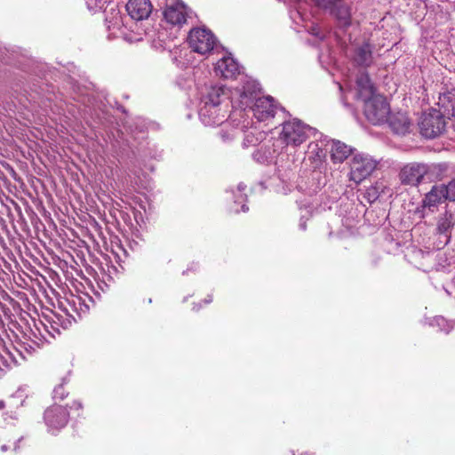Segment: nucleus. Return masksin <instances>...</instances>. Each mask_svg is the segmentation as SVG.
<instances>
[{
    "label": "nucleus",
    "mask_w": 455,
    "mask_h": 455,
    "mask_svg": "<svg viewBox=\"0 0 455 455\" xmlns=\"http://www.w3.org/2000/svg\"><path fill=\"white\" fill-rule=\"evenodd\" d=\"M259 85L255 81H247L243 86L239 95V107L243 109L238 113L240 116L247 108L259 122L267 121L275 116L278 107L274 103V99L269 96L259 97Z\"/></svg>",
    "instance_id": "f257e3e1"
},
{
    "label": "nucleus",
    "mask_w": 455,
    "mask_h": 455,
    "mask_svg": "<svg viewBox=\"0 0 455 455\" xmlns=\"http://www.w3.org/2000/svg\"><path fill=\"white\" fill-rule=\"evenodd\" d=\"M446 166L442 164H427L423 163H409L400 171L401 182L405 185L417 186L425 177L432 179L437 171H444Z\"/></svg>",
    "instance_id": "f03ea898"
},
{
    "label": "nucleus",
    "mask_w": 455,
    "mask_h": 455,
    "mask_svg": "<svg viewBox=\"0 0 455 455\" xmlns=\"http://www.w3.org/2000/svg\"><path fill=\"white\" fill-rule=\"evenodd\" d=\"M315 132V129L299 119L283 122L279 133V140L286 145L298 147Z\"/></svg>",
    "instance_id": "7ed1b4c3"
},
{
    "label": "nucleus",
    "mask_w": 455,
    "mask_h": 455,
    "mask_svg": "<svg viewBox=\"0 0 455 455\" xmlns=\"http://www.w3.org/2000/svg\"><path fill=\"white\" fill-rule=\"evenodd\" d=\"M447 116L439 107V109H431L422 114L419 126L422 136L434 139L441 135L446 127L444 116Z\"/></svg>",
    "instance_id": "20e7f679"
},
{
    "label": "nucleus",
    "mask_w": 455,
    "mask_h": 455,
    "mask_svg": "<svg viewBox=\"0 0 455 455\" xmlns=\"http://www.w3.org/2000/svg\"><path fill=\"white\" fill-rule=\"evenodd\" d=\"M364 115L372 124H381L387 121L390 107L381 95H375L364 101Z\"/></svg>",
    "instance_id": "39448f33"
},
{
    "label": "nucleus",
    "mask_w": 455,
    "mask_h": 455,
    "mask_svg": "<svg viewBox=\"0 0 455 455\" xmlns=\"http://www.w3.org/2000/svg\"><path fill=\"white\" fill-rule=\"evenodd\" d=\"M188 42L193 52L205 55L213 50L216 38L211 30L196 28L190 30Z\"/></svg>",
    "instance_id": "423d86ee"
},
{
    "label": "nucleus",
    "mask_w": 455,
    "mask_h": 455,
    "mask_svg": "<svg viewBox=\"0 0 455 455\" xmlns=\"http://www.w3.org/2000/svg\"><path fill=\"white\" fill-rule=\"evenodd\" d=\"M377 162L369 155L358 153L353 156L350 162V180L360 183L376 169Z\"/></svg>",
    "instance_id": "0eeeda50"
},
{
    "label": "nucleus",
    "mask_w": 455,
    "mask_h": 455,
    "mask_svg": "<svg viewBox=\"0 0 455 455\" xmlns=\"http://www.w3.org/2000/svg\"><path fill=\"white\" fill-rule=\"evenodd\" d=\"M163 14L165 21L173 26H181L188 16L186 5L180 0H167Z\"/></svg>",
    "instance_id": "6e6552de"
},
{
    "label": "nucleus",
    "mask_w": 455,
    "mask_h": 455,
    "mask_svg": "<svg viewBox=\"0 0 455 455\" xmlns=\"http://www.w3.org/2000/svg\"><path fill=\"white\" fill-rule=\"evenodd\" d=\"M68 412L60 405H52L47 408L44 414V419L50 430H60L68 422Z\"/></svg>",
    "instance_id": "1a4fd4ad"
},
{
    "label": "nucleus",
    "mask_w": 455,
    "mask_h": 455,
    "mask_svg": "<svg viewBox=\"0 0 455 455\" xmlns=\"http://www.w3.org/2000/svg\"><path fill=\"white\" fill-rule=\"evenodd\" d=\"M219 106L220 101L218 100H211V102H204L199 111L200 120L204 125L212 126L223 123L225 116L220 115Z\"/></svg>",
    "instance_id": "9d476101"
},
{
    "label": "nucleus",
    "mask_w": 455,
    "mask_h": 455,
    "mask_svg": "<svg viewBox=\"0 0 455 455\" xmlns=\"http://www.w3.org/2000/svg\"><path fill=\"white\" fill-rule=\"evenodd\" d=\"M353 60L362 67H369L373 62L372 50L373 45L369 40L363 39L362 42L352 43Z\"/></svg>",
    "instance_id": "9b49d317"
},
{
    "label": "nucleus",
    "mask_w": 455,
    "mask_h": 455,
    "mask_svg": "<svg viewBox=\"0 0 455 455\" xmlns=\"http://www.w3.org/2000/svg\"><path fill=\"white\" fill-rule=\"evenodd\" d=\"M452 227L453 214L450 212H445L437 220L436 235H438V243L436 247L438 249L449 243Z\"/></svg>",
    "instance_id": "f8f14e48"
},
{
    "label": "nucleus",
    "mask_w": 455,
    "mask_h": 455,
    "mask_svg": "<svg viewBox=\"0 0 455 455\" xmlns=\"http://www.w3.org/2000/svg\"><path fill=\"white\" fill-rule=\"evenodd\" d=\"M125 8L129 16L137 21L148 19L152 12L149 0H129Z\"/></svg>",
    "instance_id": "ddd939ff"
},
{
    "label": "nucleus",
    "mask_w": 455,
    "mask_h": 455,
    "mask_svg": "<svg viewBox=\"0 0 455 455\" xmlns=\"http://www.w3.org/2000/svg\"><path fill=\"white\" fill-rule=\"evenodd\" d=\"M335 18L339 29L346 31L352 25L351 6L347 4H335L328 8Z\"/></svg>",
    "instance_id": "4468645a"
},
{
    "label": "nucleus",
    "mask_w": 455,
    "mask_h": 455,
    "mask_svg": "<svg viewBox=\"0 0 455 455\" xmlns=\"http://www.w3.org/2000/svg\"><path fill=\"white\" fill-rule=\"evenodd\" d=\"M215 73L224 78H234L240 73V67L232 57H223L217 62Z\"/></svg>",
    "instance_id": "2eb2a0df"
},
{
    "label": "nucleus",
    "mask_w": 455,
    "mask_h": 455,
    "mask_svg": "<svg viewBox=\"0 0 455 455\" xmlns=\"http://www.w3.org/2000/svg\"><path fill=\"white\" fill-rule=\"evenodd\" d=\"M356 92V97L363 101L376 95L374 86L366 72H363L357 76Z\"/></svg>",
    "instance_id": "dca6fc26"
},
{
    "label": "nucleus",
    "mask_w": 455,
    "mask_h": 455,
    "mask_svg": "<svg viewBox=\"0 0 455 455\" xmlns=\"http://www.w3.org/2000/svg\"><path fill=\"white\" fill-rule=\"evenodd\" d=\"M330 143L331 159L333 163H343L353 152L349 146L339 140H332Z\"/></svg>",
    "instance_id": "f3484780"
},
{
    "label": "nucleus",
    "mask_w": 455,
    "mask_h": 455,
    "mask_svg": "<svg viewBox=\"0 0 455 455\" xmlns=\"http://www.w3.org/2000/svg\"><path fill=\"white\" fill-rule=\"evenodd\" d=\"M445 199L447 198L444 194L443 185H435L426 194L423 199V205L427 208L435 207Z\"/></svg>",
    "instance_id": "a211bd4d"
},
{
    "label": "nucleus",
    "mask_w": 455,
    "mask_h": 455,
    "mask_svg": "<svg viewBox=\"0 0 455 455\" xmlns=\"http://www.w3.org/2000/svg\"><path fill=\"white\" fill-rule=\"evenodd\" d=\"M389 125L394 132L397 134H405L409 132L411 123L405 114L397 113L388 116Z\"/></svg>",
    "instance_id": "6ab92c4d"
},
{
    "label": "nucleus",
    "mask_w": 455,
    "mask_h": 455,
    "mask_svg": "<svg viewBox=\"0 0 455 455\" xmlns=\"http://www.w3.org/2000/svg\"><path fill=\"white\" fill-rule=\"evenodd\" d=\"M307 156L312 167L315 169L322 165L325 153L317 142H310L307 146Z\"/></svg>",
    "instance_id": "aec40b11"
},
{
    "label": "nucleus",
    "mask_w": 455,
    "mask_h": 455,
    "mask_svg": "<svg viewBox=\"0 0 455 455\" xmlns=\"http://www.w3.org/2000/svg\"><path fill=\"white\" fill-rule=\"evenodd\" d=\"M245 125H243L241 128L233 127L229 124H225L223 127L220 131V136L223 142H228L239 136L243 132V128Z\"/></svg>",
    "instance_id": "412c9836"
},
{
    "label": "nucleus",
    "mask_w": 455,
    "mask_h": 455,
    "mask_svg": "<svg viewBox=\"0 0 455 455\" xmlns=\"http://www.w3.org/2000/svg\"><path fill=\"white\" fill-rule=\"evenodd\" d=\"M444 194L450 201H455V179L443 185Z\"/></svg>",
    "instance_id": "4be33fe9"
},
{
    "label": "nucleus",
    "mask_w": 455,
    "mask_h": 455,
    "mask_svg": "<svg viewBox=\"0 0 455 455\" xmlns=\"http://www.w3.org/2000/svg\"><path fill=\"white\" fill-rule=\"evenodd\" d=\"M434 322L440 326L441 330L449 332L453 328V323L448 322L445 318L443 316H436L434 319Z\"/></svg>",
    "instance_id": "5701e85b"
},
{
    "label": "nucleus",
    "mask_w": 455,
    "mask_h": 455,
    "mask_svg": "<svg viewBox=\"0 0 455 455\" xmlns=\"http://www.w3.org/2000/svg\"><path fill=\"white\" fill-rule=\"evenodd\" d=\"M67 396V393L65 391L64 386L59 385L53 390V398L63 400Z\"/></svg>",
    "instance_id": "b1692460"
},
{
    "label": "nucleus",
    "mask_w": 455,
    "mask_h": 455,
    "mask_svg": "<svg viewBox=\"0 0 455 455\" xmlns=\"http://www.w3.org/2000/svg\"><path fill=\"white\" fill-rule=\"evenodd\" d=\"M221 92V88H212V92L208 94L207 100H205V102H211V100H218L220 102V96Z\"/></svg>",
    "instance_id": "393cba45"
},
{
    "label": "nucleus",
    "mask_w": 455,
    "mask_h": 455,
    "mask_svg": "<svg viewBox=\"0 0 455 455\" xmlns=\"http://www.w3.org/2000/svg\"><path fill=\"white\" fill-rule=\"evenodd\" d=\"M368 199L371 201H375L379 196V188L377 186H372L367 189Z\"/></svg>",
    "instance_id": "a878e982"
},
{
    "label": "nucleus",
    "mask_w": 455,
    "mask_h": 455,
    "mask_svg": "<svg viewBox=\"0 0 455 455\" xmlns=\"http://www.w3.org/2000/svg\"><path fill=\"white\" fill-rule=\"evenodd\" d=\"M310 33L313 36H315L316 37L320 38L321 40H323L324 38L323 33L321 32L320 28L317 27H312L310 29Z\"/></svg>",
    "instance_id": "bb28decb"
},
{
    "label": "nucleus",
    "mask_w": 455,
    "mask_h": 455,
    "mask_svg": "<svg viewBox=\"0 0 455 455\" xmlns=\"http://www.w3.org/2000/svg\"><path fill=\"white\" fill-rule=\"evenodd\" d=\"M247 143L251 145L254 143L253 136H251L250 134L246 135L244 140V146H247Z\"/></svg>",
    "instance_id": "cd10ccee"
},
{
    "label": "nucleus",
    "mask_w": 455,
    "mask_h": 455,
    "mask_svg": "<svg viewBox=\"0 0 455 455\" xmlns=\"http://www.w3.org/2000/svg\"><path fill=\"white\" fill-rule=\"evenodd\" d=\"M71 408H75L76 410H81L83 408V405L80 402L76 401L73 403V405L71 406Z\"/></svg>",
    "instance_id": "c85d7f7f"
},
{
    "label": "nucleus",
    "mask_w": 455,
    "mask_h": 455,
    "mask_svg": "<svg viewBox=\"0 0 455 455\" xmlns=\"http://www.w3.org/2000/svg\"><path fill=\"white\" fill-rule=\"evenodd\" d=\"M237 189H238L239 192H243L245 189V185H243V183H240L237 186Z\"/></svg>",
    "instance_id": "c756f323"
},
{
    "label": "nucleus",
    "mask_w": 455,
    "mask_h": 455,
    "mask_svg": "<svg viewBox=\"0 0 455 455\" xmlns=\"http://www.w3.org/2000/svg\"><path fill=\"white\" fill-rule=\"evenodd\" d=\"M5 406V403L4 401L0 400V410L4 409Z\"/></svg>",
    "instance_id": "7c9ffc66"
},
{
    "label": "nucleus",
    "mask_w": 455,
    "mask_h": 455,
    "mask_svg": "<svg viewBox=\"0 0 455 455\" xmlns=\"http://www.w3.org/2000/svg\"><path fill=\"white\" fill-rule=\"evenodd\" d=\"M237 201H240V202H243V196L241 195L235 201V203H236Z\"/></svg>",
    "instance_id": "2f4dec72"
},
{
    "label": "nucleus",
    "mask_w": 455,
    "mask_h": 455,
    "mask_svg": "<svg viewBox=\"0 0 455 455\" xmlns=\"http://www.w3.org/2000/svg\"><path fill=\"white\" fill-rule=\"evenodd\" d=\"M242 211L243 212H247L248 211V207L245 204H243L242 205Z\"/></svg>",
    "instance_id": "473e14b6"
},
{
    "label": "nucleus",
    "mask_w": 455,
    "mask_h": 455,
    "mask_svg": "<svg viewBox=\"0 0 455 455\" xmlns=\"http://www.w3.org/2000/svg\"><path fill=\"white\" fill-rule=\"evenodd\" d=\"M1 450H2L3 451H7V446H6V445H2V446H1Z\"/></svg>",
    "instance_id": "72a5a7b5"
},
{
    "label": "nucleus",
    "mask_w": 455,
    "mask_h": 455,
    "mask_svg": "<svg viewBox=\"0 0 455 455\" xmlns=\"http://www.w3.org/2000/svg\"><path fill=\"white\" fill-rule=\"evenodd\" d=\"M212 297H210V299H207L205 302H206V303H210V302L212 301Z\"/></svg>",
    "instance_id": "f704fd0d"
}]
</instances>
